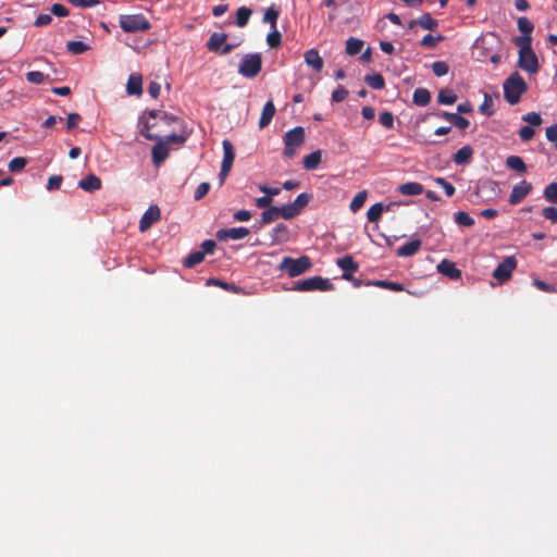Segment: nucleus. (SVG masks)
Masks as SVG:
<instances>
[{
	"label": "nucleus",
	"instance_id": "obj_23",
	"mask_svg": "<svg viewBox=\"0 0 557 557\" xmlns=\"http://www.w3.org/2000/svg\"><path fill=\"white\" fill-rule=\"evenodd\" d=\"M227 35L225 33H213L207 41V48L211 52H219L226 42Z\"/></svg>",
	"mask_w": 557,
	"mask_h": 557
},
{
	"label": "nucleus",
	"instance_id": "obj_18",
	"mask_svg": "<svg viewBox=\"0 0 557 557\" xmlns=\"http://www.w3.org/2000/svg\"><path fill=\"white\" fill-rule=\"evenodd\" d=\"M421 248L420 239H412L403 246L398 247L396 250V255L398 257H411L416 255Z\"/></svg>",
	"mask_w": 557,
	"mask_h": 557
},
{
	"label": "nucleus",
	"instance_id": "obj_20",
	"mask_svg": "<svg viewBox=\"0 0 557 557\" xmlns=\"http://www.w3.org/2000/svg\"><path fill=\"white\" fill-rule=\"evenodd\" d=\"M78 186L85 191H96L101 188V180L95 174H89L78 182Z\"/></svg>",
	"mask_w": 557,
	"mask_h": 557
},
{
	"label": "nucleus",
	"instance_id": "obj_36",
	"mask_svg": "<svg viewBox=\"0 0 557 557\" xmlns=\"http://www.w3.org/2000/svg\"><path fill=\"white\" fill-rule=\"evenodd\" d=\"M203 258H205V252L194 251V252L189 253L184 259L183 264H184L185 268H194L195 265H197L200 262H202Z\"/></svg>",
	"mask_w": 557,
	"mask_h": 557
},
{
	"label": "nucleus",
	"instance_id": "obj_2",
	"mask_svg": "<svg viewBox=\"0 0 557 557\" xmlns=\"http://www.w3.org/2000/svg\"><path fill=\"white\" fill-rule=\"evenodd\" d=\"M531 37H518L516 45L520 48L519 50V66L531 74L536 73L539 70V62L535 53L531 48Z\"/></svg>",
	"mask_w": 557,
	"mask_h": 557
},
{
	"label": "nucleus",
	"instance_id": "obj_37",
	"mask_svg": "<svg viewBox=\"0 0 557 557\" xmlns=\"http://www.w3.org/2000/svg\"><path fill=\"white\" fill-rule=\"evenodd\" d=\"M278 218L280 216H278L277 207H270L261 213V222L260 223H261V225L269 224V223L277 220Z\"/></svg>",
	"mask_w": 557,
	"mask_h": 557
},
{
	"label": "nucleus",
	"instance_id": "obj_59",
	"mask_svg": "<svg viewBox=\"0 0 557 557\" xmlns=\"http://www.w3.org/2000/svg\"><path fill=\"white\" fill-rule=\"evenodd\" d=\"M542 214L546 220H549L552 223H557V208L546 207L542 210Z\"/></svg>",
	"mask_w": 557,
	"mask_h": 557
},
{
	"label": "nucleus",
	"instance_id": "obj_39",
	"mask_svg": "<svg viewBox=\"0 0 557 557\" xmlns=\"http://www.w3.org/2000/svg\"><path fill=\"white\" fill-rule=\"evenodd\" d=\"M278 15H280L278 10L275 9L274 5H272L267 9L264 16H263V22L269 23L271 25V28H276Z\"/></svg>",
	"mask_w": 557,
	"mask_h": 557
},
{
	"label": "nucleus",
	"instance_id": "obj_40",
	"mask_svg": "<svg viewBox=\"0 0 557 557\" xmlns=\"http://www.w3.org/2000/svg\"><path fill=\"white\" fill-rule=\"evenodd\" d=\"M310 200H311V195H309L307 193H302L296 197L295 201L292 202V206L296 210L297 214H299L301 212V210L309 203Z\"/></svg>",
	"mask_w": 557,
	"mask_h": 557
},
{
	"label": "nucleus",
	"instance_id": "obj_55",
	"mask_svg": "<svg viewBox=\"0 0 557 557\" xmlns=\"http://www.w3.org/2000/svg\"><path fill=\"white\" fill-rule=\"evenodd\" d=\"M347 96L348 90L344 86L338 85L337 88L332 92V100L334 102H342L347 98Z\"/></svg>",
	"mask_w": 557,
	"mask_h": 557
},
{
	"label": "nucleus",
	"instance_id": "obj_45",
	"mask_svg": "<svg viewBox=\"0 0 557 557\" xmlns=\"http://www.w3.org/2000/svg\"><path fill=\"white\" fill-rule=\"evenodd\" d=\"M278 216L285 220H289L295 218L297 214L296 210L292 206V203L284 205L282 207H277Z\"/></svg>",
	"mask_w": 557,
	"mask_h": 557
},
{
	"label": "nucleus",
	"instance_id": "obj_51",
	"mask_svg": "<svg viewBox=\"0 0 557 557\" xmlns=\"http://www.w3.org/2000/svg\"><path fill=\"white\" fill-rule=\"evenodd\" d=\"M379 122L387 129L394 127V115L389 111H384L379 115Z\"/></svg>",
	"mask_w": 557,
	"mask_h": 557
},
{
	"label": "nucleus",
	"instance_id": "obj_41",
	"mask_svg": "<svg viewBox=\"0 0 557 557\" xmlns=\"http://www.w3.org/2000/svg\"><path fill=\"white\" fill-rule=\"evenodd\" d=\"M383 205L381 202L372 205L367 212L369 222H376L383 213Z\"/></svg>",
	"mask_w": 557,
	"mask_h": 557
},
{
	"label": "nucleus",
	"instance_id": "obj_47",
	"mask_svg": "<svg viewBox=\"0 0 557 557\" xmlns=\"http://www.w3.org/2000/svg\"><path fill=\"white\" fill-rule=\"evenodd\" d=\"M267 42L271 48H277L282 42V35L277 28H272V32L267 36Z\"/></svg>",
	"mask_w": 557,
	"mask_h": 557
},
{
	"label": "nucleus",
	"instance_id": "obj_53",
	"mask_svg": "<svg viewBox=\"0 0 557 557\" xmlns=\"http://www.w3.org/2000/svg\"><path fill=\"white\" fill-rule=\"evenodd\" d=\"M448 70V64L444 61H436L432 64V71L438 77L446 75Z\"/></svg>",
	"mask_w": 557,
	"mask_h": 557
},
{
	"label": "nucleus",
	"instance_id": "obj_12",
	"mask_svg": "<svg viewBox=\"0 0 557 557\" xmlns=\"http://www.w3.org/2000/svg\"><path fill=\"white\" fill-rule=\"evenodd\" d=\"M161 211L158 206H150L146 212L141 215L139 221V231L146 232L149 230L157 221L160 220Z\"/></svg>",
	"mask_w": 557,
	"mask_h": 557
},
{
	"label": "nucleus",
	"instance_id": "obj_35",
	"mask_svg": "<svg viewBox=\"0 0 557 557\" xmlns=\"http://www.w3.org/2000/svg\"><path fill=\"white\" fill-rule=\"evenodd\" d=\"M518 29L523 34L522 37H531L534 29L533 23L525 16H521L517 22Z\"/></svg>",
	"mask_w": 557,
	"mask_h": 557
},
{
	"label": "nucleus",
	"instance_id": "obj_54",
	"mask_svg": "<svg viewBox=\"0 0 557 557\" xmlns=\"http://www.w3.org/2000/svg\"><path fill=\"white\" fill-rule=\"evenodd\" d=\"M522 120L529 123V126H540L542 124V117L536 112H529L522 116Z\"/></svg>",
	"mask_w": 557,
	"mask_h": 557
},
{
	"label": "nucleus",
	"instance_id": "obj_28",
	"mask_svg": "<svg viewBox=\"0 0 557 557\" xmlns=\"http://www.w3.org/2000/svg\"><path fill=\"white\" fill-rule=\"evenodd\" d=\"M336 263L344 271V273L356 272L359 269V264L349 255L337 259Z\"/></svg>",
	"mask_w": 557,
	"mask_h": 557
},
{
	"label": "nucleus",
	"instance_id": "obj_52",
	"mask_svg": "<svg viewBox=\"0 0 557 557\" xmlns=\"http://www.w3.org/2000/svg\"><path fill=\"white\" fill-rule=\"evenodd\" d=\"M46 78H48V75L40 71H32L26 74V79L32 84H41Z\"/></svg>",
	"mask_w": 557,
	"mask_h": 557
},
{
	"label": "nucleus",
	"instance_id": "obj_4",
	"mask_svg": "<svg viewBox=\"0 0 557 557\" xmlns=\"http://www.w3.org/2000/svg\"><path fill=\"white\" fill-rule=\"evenodd\" d=\"M311 267L312 262L307 256H301L297 259L292 257H284L278 265V269L286 272L289 277H296L310 270Z\"/></svg>",
	"mask_w": 557,
	"mask_h": 557
},
{
	"label": "nucleus",
	"instance_id": "obj_46",
	"mask_svg": "<svg viewBox=\"0 0 557 557\" xmlns=\"http://www.w3.org/2000/svg\"><path fill=\"white\" fill-rule=\"evenodd\" d=\"M27 164V159L24 157H16L9 162V170L13 173L22 171Z\"/></svg>",
	"mask_w": 557,
	"mask_h": 557
},
{
	"label": "nucleus",
	"instance_id": "obj_11",
	"mask_svg": "<svg viewBox=\"0 0 557 557\" xmlns=\"http://www.w3.org/2000/svg\"><path fill=\"white\" fill-rule=\"evenodd\" d=\"M249 230L244 226L221 228L216 232L215 237L220 242H226L227 239L239 240L249 235Z\"/></svg>",
	"mask_w": 557,
	"mask_h": 557
},
{
	"label": "nucleus",
	"instance_id": "obj_42",
	"mask_svg": "<svg viewBox=\"0 0 557 557\" xmlns=\"http://www.w3.org/2000/svg\"><path fill=\"white\" fill-rule=\"evenodd\" d=\"M367 200V191L366 190H362V191H359L351 200L350 202V210L352 212H357L358 210H360L364 202Z\"/></svg>",
	"mask_w": 557,
	"mask_h": 557
},
{
	"label": "nucleus",
	"instance_id": "obj_50",
	"mask_svg": "<svg viewBox=\"0 0 557 557\" xmlns=\"http://www.w3.org/2000/svg\"><path fill=\"white\" fill-rule=\"evenodd\" d=\"M443 40V36L442 35H438L437 37L431 35V34H428L425 35L420 45L424 48H434L436 46L437 42L442 41Z\"/></svg>",
	"mask_w": 557,
	"mask_h": 557
},
{
	"label": "nucleus",
	"instance_id": "obj_62",
	"mask_svg": "<svg viewBox=\"0 0 557 557\" xmlns=\"http://www.w3.org/2000/svg\"><path fill=\"white\" fill-rule=\"evenodd\" d=\"M533 285L542 292L545 293H555L556 288L554 285L547 284L541 280H534Z\"/></svg>",
	"mask_w": 557,
	"mask_h": 557
},
{
	"label": "nucleus",
	"instance_id": "obj_30",
	"mask_svg": "<svg viewBox=\"0 0 557 557\" xmlns=\"http://www.w3.org/2000/svg\"><path fill=\"white\" fill-rule=\"evenodd\" d=\"M506 165L516 172L524 173L527 171V165L523 161V159L519 156H509L506 159Z\"/></svg>",
	"mask_w": 557,
	"mask_h": 557
},
{
	"label": "nucleus",
	"instance_id": "obj_32",
	"mask_svg": "<svg viewBox=\"0 0 557 557\" xmlns=\"http://www.w3.org/2000/svg\"><path fill=\"white\" fill-rule=\"evenodd\" d=\"M363 45V40L355 37H349L346 41V53L349 55H356L361 51Z\"/></svg>",
	"mask_w": 557,
	"mask_h": 557
},
{
	"label": "nucleus",
	"instance_id": "obj_8",
	"mask_svg": "<svg viewBox=\"0 0 557 557\" xmlns=\"http://www.w3.org/2000/svg\"><path fill=\"white\" fill-rule=\"evenodd\" d=\"M294 290L297 292H310V290H331L333 289V284L321 276H312L302 281H298L293 287Z\"/></svg>",
	"mask_w": 557,
	"mask_h": 557
},
{
	"label": "nucleus",
	"instance_id": "obj_5",
	"mask_svg": "<svg viewBox=\"0 0 557 557\" xmlns=\"http://www.w3.org/2000/svg\"><path fill=\"white\" fill-rule=\"evenodd\" d=\"M120 27L125 33L146 32L150 29L151 24L141 13L122 14L119 17Z\"/></svg>",
	"mask_w": 557,
	"mask_h": 557
},
{
	"label": "nucleus",
	"instance_id": "obj_44",
	"mask_svg": "<svg viewBox=\"0 0 557 557\" xmlns=\"http://www.w3.org/2000/svg\"><path fill=\"white\" fill-rule=\"evenodd\" d=\"M544 197L547 201L557 205V183H550L545 187Z\"/></svg>",
	"mask_w": 557,
	"mask_h": 557
},
{
	"label": "nucleus",
	"instance_id": "obj_27",
	"mask_svg": "<svg viewBox=\"0 0 557 557\" xmlns=\"http://www.w3.org/2000/svg\"><path fill=\"white\" fill-rule=\"evenodd\" d=\"M321 151L315 150L304 158L302 165L306 170H315L321 163Z\"/></svg>",
	"mask_w": 557,
	"mask_h": 557
},
{
	"label": "nucleus",
	"instance_id": "obj_29",
	"mask_svg": "<svg viewBox=\"0 0 557 557\" xmlns=\"http://www.w3.org/2000/svg\"><path fill=\"white\" fill-rule=\"evenodd\" d=\"M364 82L375 90H381L385 87L384 77L380 73L367 74Z\"/></svg>",
	"mask_w": 557,
	"mask_h": 557
},
{
	"label": "nucleus",
	"instance_id": "obj_58",
	"mask_svg": "<svg viewBox=\"0 0 557 557\" xmlns=\"http://www.w3.org/2000/svg\"><path fill=\"white\" fill-rule=\"evenodd\" d=\"M74 7L78 8H92L97 4H99V0H66Z\"/></svg>",
	"mask_w": 557,
	"mask_h": 557
},
{
	"label": "nucleus",
	"instance_id": "obj_10",
	"mask_svg": "<svg viewBox=\"0 0 557 557\" xmlns=\"http://www.w3.org/2000/svg\"><path fill=\"white\" fill-rule=\"evenodd\" d=\"M517 259L513 256L506 257L494 270V278L499 283L507 282L511 277L513 270L517 268Z\"/></svg>",
	"mask_w": 557,
	"mask_h": 557
},
{
	"label": "nucleus",
	"instance_id": "obj_14",
	"mask_svg": "<svg viewBox=\"0 0 557 557\" xmlns=\"http://www.w3.org/2000/svg\"><path fill=\"white\" fill-rule=\"evenodd\" d=\"M305 62L314 72L319 73L323 70V59L320 57L317 49H309L304 54Z\"/></svg>",
	"mask_w": 557,
	"mask_h": 557
},
{
	"label": "nucleus",
	"instance_id": "obj_43",
	"mask_svg": "<svg viewBox=\"0 0 557 557\" xmlns=\"http://www.w3.org/2000/svg\"><path fill=\"white\" fill-rule=\"evenodd\" d=\"M454 220L460 226L471 227L474 225V220L465 211L457 212Z\"/></svg>",
	"mask_w": 557,
	"mask_h": 557
},
{
	"label": "nucleus",
	"instance_id": "obj_13",
	"mask_svg": "<svg viewBox=\"0 0 557 557\" xmlns=\"http://www.w3.org/2000/svg\"><path fill=\"white\" fill-rule=\"evenodd\" d=\"M532 191V185L531 183L527 181H521L519 184L515 185L512 187L511 194L509 196V203L510 205H518Z\"/></svg>",
	"mask_w": 557,
	"mask_h": 557
},
{
	"label": "nucleus",
	"instance_id": "obj_49",
	"mask_svg": "<svg viewBox=\"0 0 557 557\" xmlns=\"http://www.w3.org/2000/svg\"><path fill=\"white\" fill-rule=\"evenodd\" d=\"M434 183H435L436 185L441 186V187L444 189V191H445V194H446V196H447V197H451V196H454V194H455V191H456V188L454 187V185H453V184H450L449 182H447L445 178H443V177H436V178H434Z\"/></svg>",
	"mask_w": 557,
	"mask_h": 557
},
{
	"label": "nucleus",
	"instance_id": "obj_24",
	"mask_svg": "<svg viewBox=\"0 0 557 557\" xmlns=\"http://www.w3.org/2000/svg\"><path fill=\"white\" fill-rule=\"evenodd\" d=\"M398 190L405 196H418L424 190L423 185L417 182H408L399 185Z\"/></svg>",
	"mask_w": 557,
	"mask_h": 557
},
{
	"label": "nucleus",
	"instance_id": "obj_22",
	"mask_svg": "<svg viewBox=\"0 0 557 557\" xmlns=\"http://www.w3.org/2000/svg\"><path fill=\"white\" fill-rule=\"evenodd\" d=\"M126 91L128 95L143 94V77L139 74H131L126 84Z\"/></svg>",
	"mask_w": 557,
	"mask_h": 557
},
{
	"label": "nucleus",
	"instance_id": "obj_15",
	"mask_svg": "<svg viewBox=\"0 0 557 557\" xmlns=\"http://www.w3.org/2000/svg\"><path fill=\"white\" fill-rule=\"evenodd\" d=\"M437 270L441 274L451 278L458 280L461 277V271L456 268V264L447 259H444L437 265Z\"/></svg>",
	"mask_w": 557,
	"mask_h": 557
},
{
	"label": "nucleus",
	"instance_id": "obj_63",
	"mask_svg": "<svg viewBox=\"0 0 557 557\" xmlns=\"http://www.w3.org/2000/svg\"><path fill=\"white\" fill-rule=\"evenodd\" d=\"M51 12L52 14L59 17H65L69 15V10L63 4L60 3H54L51 7Z\"/></svg>",
	"mask_w": 557,
	"mask_h": 557
},
{
	"label": "nucleus",
	"instance_id": "obj_16",
	"mask_svg": "<svg viewBox=\"0 0 557 557\" xmlns=\"http://www.w3.org/2000/svg\"><path fill=\"white\" fill-rule=\"evenodd\" d=\"M169 156L168 146L162 141V138L157 139V144L152 148V161L154 165L159 166Z\"/></svg>",
	"mask_w": 557,
	"mask_h": 557
},
{
	"label": "nucleus",
	"instance_id": "obj_57",
	"mask_svg": "<svg viewBox=\"0 0 557 557\" xmlns=\"http://www.w3.org/2000/svg\"><path fill=\"white\" fill-rule=\"evenodd\" d=\"M210 190V184L207 182H203L198 185V187L195 190L194 198L195 200L202 199Z\"/></svg>",
	"mask_w": 557,
	"mask_h": 557
},
{
	"label": "nucleus",
	"instance_id": "obj_7",
	"mask_svg": "<svg viewBox=\"0 0 557 557\" xmlns=\"http://www.w3.org/2000/svg\"><path fill=\"white\" fill-rule=\"evenodd\" d=\"M305 141V129L296 126L284 135V156L292 159L296 154V148L300 147Z\"/></svg>",
	"mask_w": 557,
	"mask_h": 557
},
{
	"label": "nucleus",
	"instance_id": "obj_3",
	"mask_svg": "<svg viewBox=\"0 0 557 557\" xmlns=\"http://www.w3.org/2000/svg\"><path fill=\"white\" fill-rule=\"evenodd\" d=\"M503 88L506 101L510 104H517L527 91L528 85L523 77L515 72L504 82Z\"/></svg>",
	"mask_w": 557,
	"mask_h": 557
},
{
	"label": "nucleus",
	"instance_id": "obj_31",
	"mask_svg": "<svg viewBox=\"0 0 557 557\" xmlns=\"http://www.w3.org/2000/svg\"><path fill=\"white\" fill-rule=\"evenodd\" d=\"M251 14H252L251 9H249L247 7H240L236 11V21H235L236 25L238 27H245L248 24V21H249Z\"/></svg>",
	"mask_w": 557,
	"mask_h": 557
},
{
	"label": "nucleus",
	"instance_id": "obj_48",
	"mask_svg": "<svg viewBox=\"0 0 557 557\" xmlns=\"http://www.w3.org/2000/svg\"><path fill=\"white\" fill-rule=\"evenodd\" d=\"M479 110L482 114H485L487 116H492L494 114L493 100L488 94L484 95V101L480 106Z\"/></svg>",
	"mask_w": 557,
	"mask_h": 557
},
{
	"label": "nucleus",
	"instance_id": "obj_26",
	"mask_svg": "<svg viewBox=\"0 0 557 557\" xmlns=\"http://www.w3.org/2000/svg\"><path fill=\"white\" fill-rule=\"evenodd\" d=\"M431 101V92L425 88H417L413 91L412 102L419 107H425Z\"/></svg>",
	"mask_w": 557,
	"mask_h": 557
},
{
	"label": "nucleus",
	"instance_id": "obj_56",
	"mask_svg": "<svg viewBox=\"0 0 557 557\" xmlns=\"http://www.w3.org/2000/svg\"><path fill=\"white\" fill-rule=\"evenodd\" d=\"M450 123H451L454 126H456V127H458V128H460V129H466V128H468V127H469V125H470L469 120H467L466 117L461 116V115H460V114H458V113H455V114H454V116H453V119H451Z\"/></svg>",
	"mask_w": 557,
	"mask_h": 557
},
{
	"label": "nucleus",
	"instance_id": "obj_17",
	"mask_svg": "<svg viewBox=\"0 0 557 557\" xmlns=\"http://www.w3.org/2000/svg\"><path fill=\"white\" fill-rule=\"evenodd\" d=\"M275 112H276V109H275L273 101L272 100L267 101L265 104L263 106V109L261 112V116L259 120V127L260 128L267 127L271 123L272 119L274 117Z\"/></svg>",
	"mask_w": 557,
	"mask_h": 557
},
{
	"label": "nucleus",
	"instance_id": "obj_19",
	"mask_svg": "<svg viewBox=\"0 0 557 557\" xmlns=\"http://www.w3.org/2000/svg\"><path fill=\"white\" fill-rule=\"evenodd\" d=\"M272 244H283L289 240V231L284 223H278L272 230Z\"/></svg>",
	"mask_w": 557,
	"mask_h": 557
},
{
	"label": "nucleus",
	"instance_id": "obj_25",
	"mask_svg": "<svg viewBox=\"0 0 557 557\" xmlns=\"http://www.w3.org/2000/svg\"><path fill=\"white\" fill-rule=\"evenodd\" d=\"M367 286H376L385 289H389L393 292H403L405 290V286L400 283L377 280V281H369L366 283Z\"/></svg>",
	"mask_w": 557,
	"mask_h": 557
},
{
	"label": "nucleus",
	"instance_id": "obj_9",
	"mask_svg": "<svg viewBox=\"0 0 557 557\" xmlns=\"http://www.w3.org/2000/svg\"><path fill=\"white\" fill-rule=\"evenodd\" d=\"M223 147V159L221 163V170H220V185H223L225 178L230 174L233 162L235 159V149L232 145V143L228 139H224L222 143Z\"/></svg>",
	"mask_w": 557,
	"mask_h": 557
},
{
	"label": "nucleus",
	"instance_id": "obj_61",
	"mask_svg": "<svg viewBox=\"0 0 557 557\" xmlns=\"http://www.w3.org/2000/svg\"><path fill=\"white\" fill-rule=\"evenodd\" d=\"M62 184V176L61 175H51L47 183V189L48 190H55L59 189Z\"/></svg>",
	"mask_w": 557,
	"mask_h": 557
},
{
	"label": "nucleus",
	"instance_id": "obj_1",
	"mask_svg": "<svg viewBox=\"0 0 557 557\" xmlns=\"http://www.w3.org/2000/svg\"><path fill=\"white\" fill-rule=\"evenodd\" d=\"M148 115V119H146L145 115L139 119V124L141 125L140 134L148 140H157L161 138L158 133L152 132V129L158 126L159 122L170 125L176 120L174 116L157 110L149 111Z\"/></svg>",
	"mask_w": 557,
	"mask_h": 557
},
{
	"label": "nucleus",
	"instance_id": "obj_38",
	"mask_svg": "<svg viewBox=\"0 0 557 557\" xmlns=\"http://www.w3.org/2000/svg\"><path fill=\"white\" fill-rule=\"evenodd\" d=\"M66 49L73 54H82L89 49L88 45L79 40H72L66 44Z\"/></svg>",
	"mask_w": 557,
	"mask_h": 557
},
{
	"label": "nucleus",
	"instance_id": "obj_64",
	"mask_svg": "<svg viewBox=\"0 0 557 557\" xmlns=\"http://www.w3.org/2000/svg\"><path fill=\"white\" fill-rule=\"evenodd\" d=\"M215 248H216V244H215L214 240L206 239L201 244V250L200 251L205 252V256H206V255L213 253Z\"/></svg>",
	"mask_w": 557,
	"mask_h": 557
},
{
	"label": "nucleus",
	"instance_id": "obj_60",
	"mask_svg": "<svg viewBox=\"0 0 557 557\" xmlns=\"http://www.w3.org/2000/svg\"><path fill=\"white\" fill-rule=\"evenodd\" d=\"M534 133L535 132L531 126H522L519 131V137L522 141H529L533 138Z\"/></svg>",
	"mask_w": 557,
	"mask_h": 557
},
{
	"label": "nucleus",
	"instance_id": "obj_6",
	"mask_svg": "<svg viewBox=\"0 0 557 557\" xmlns=\"http://www.w3.org/2000/svg\"><path fill=\"white\" fill-rule=\"evenodd\" d=\"M262 69V58L260 53L245 54L239 63L238 73L247 78L256 77Z\"/></svg>",
	"mask_w": 557,
	"mask_h": 557
},
{
	"label": "nucleus",
	"instance_id": "obj_33",
	"mask_svg": "<svg viewBox=\"0 0 557 557\" xmlns=\"http://www.w3.org/2000/svg\"><path fill=\"white\" fill-rule=\"evenodd\" d=\"M457 100V95L447 88L441 89L437 95V101L441 104H454Z\"/></svg>",
	"mask_w": 557,
	"mask_h": 557
},
{
	"label": "nucleus",
	"instance_id": "obj_21",
	"mask_svg": "<svg viewBox=\"0 0 557 557\" xmlns=\"http://www.w3.org/2000/svg\"><path fill=\"white\" fill-rule=\"evenodd\" d=\"M473 156V148L471 146H463L457 150L453 156V161L458 165L468 164Z\"/></svg>",
	"mask_w": 557,
	"mask_h": 557
},
{
	"label": "nucleus",
	"instance_id": "obj_34",
	"mask_svg": "<svg viewBox=\"0 0 557 557\" xmlns=\"http://www.w3.org/2000/svg\"><path fill=\"white\" fill-rule=\"evenodd\" d=\"M417 22L423 29L434 30L438 26V22L430 13L422 14Z\"/></svg>",
	"mask_w": 557,
	"mask_h": 557
}]
</instances>
